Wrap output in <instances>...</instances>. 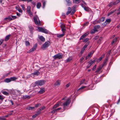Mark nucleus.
<instances>
[{"label":"nucleus","mask_w":120,"mask_h":120,"mask_svg":"<svg viewBox=\"0 0 120 120\" xmlns=\"http://www.w3.org/2000/svg\"><path fill=\"white\" fill-rule=\"evenodd\" d=\"M76 5H74L73 6L72 8L73 11H76L75 9L76 8Z\"/></svg>","instance_id":"c9c22d12"},{"label":"nucleus","mask_w":120,"mask_h":120,"mask_svg":"<svg viewBox=\"0 0 120 120\" xmlns=\"http://www.w3.org/2000/svg\"><path fill=\"white\" fill-rule=\"evenodd\" d=\"M1 92L3 94L7 96L9 94V93L6 91H2Z\"/></svg>","instance_id":"c85d7f7f"},{"label":"nucleus","mask_w":120,"mask_h":120,"mask_svg":"<svg viewBox=\"0 0 120 120\" xmlns=\"http://www.w3.org/2000/svg\"><path fill=\"white\" fill-rule=\"evenodd\" d=\"M84 10L86 11H89V8L88 7L85 6L84 8Z\"/></svg>","instance_id":"58836bf2"},{"label":"nucleus","mask_w":120,"mask_h":120,"mask_svg":"<svg viewBox=\"0 0 120 120\" xmlns=\"http://www.w3.org/2000/svg\"><path fill=\"white\" fill-rule=\"evenodd\" d=\"M56 112V111L54 108V109L52 110V111L51 112V113H54Z\"/></svg>","instance_id":"5fc2aeb1"},{"label":"nucleus","mask_w":120,"mask_h":120,"mask_svg":"<svg viewBox=\"0 0 120 120\" xmlns=\"http://www.w3.org/2000/svg\"><path fill=\"white\" fill-rule=\"evenodd\" d=\"M30 96L29 95H25L23 96V98L24 99H26L27 98L29 99L30 98Z\"/></svg>","instance_id":"393cba45"},{"label":"nucleus","mask_w":120,"mask_h":120,"mask_svg":"<svg viewBox=\"0 0 120 120\" xmlns=\"http://www.w3.org/2000/svg\"><path fill=\"white\" fill-rule=\"evenodd\" d=\"M36 50V49L33 47L32 49H30V50L28 51L27 52L29 53L32 52L35 50Z\"/></svg>","instance_id":"bb28decb"},{"label":"nucleus","mask_w":120,"mask_h":120,"mask_svg":"<svg viewBox=\"0 0 120 120\" xmlns=\"http://www.w3.org/2000/svg\"><path fill=\"white\" fill-rule=\"evenodd\" d=\"M45 108V106H43L42 107H41L39 109H40L41 111V110L44 109Z\"/></svg>","instance_id":"8fccbe9b"},{"label":"nucleus","mask_w":120,"mask_h":120,"mask_svg":"<svg viewBox=\"0 0 120 120\" xmlns=\"http://www.w3.org/2000/svg\"><path fill=\"white\" fill-rule=\"evenodd\" d=\"M86 87V86H82L81 88H80L78 90H81L82 89H83Z\"/></svg>","instance_id":"603ef678"},{"label":"nucleus","mask_w":120,"mask_h":120,"mask_svg":"<svg viewBox=\"0 0 120 120\" xmlns=\"http://www.w3.org/2000/svg\"><path fill=\"white\" fill-rule=\"evenodd\" d=\"M89 40V38H86L84 40L83 42H87Z\"/></svg>","instance_id":"09e8293b"},{"label":"nucleus","mask_w":120,"mask_h":120,"mask_svg":"<svg viewBox=\"0 0 120 120\" xmlns=\"http://www.w3.org/2000/svg\"><path fill=\"white\" fill-rule=\"evenodd\" d=\"M89 22H86L85 23L83 24L84 26H87L89 24Z\"/></svg>","instance_id":"052dcab7"},{"label":"nucleus","mask_w":120,"mask_h":120,"mask_svg":"<svg viewBox=\"0 0 120 120\" xmlns=\"http://www.w3.org/2000/svg\"><path fill=\"white\" fill-rule=\"evenodd\" d=\"M4 98L2 95H0V100H3Z\"/></svg>","instance_id":"4d7b16f0"},{"label":"nucleus","mask_w":120,"mask_h":120,"mask_svg":"<svg viewBox=\"0 0 120 120\" xmlns=\"http://www.w3.org/2000/svg\"><path fill=\"white\" fill-rule=\"evenodd\" d=\"M38 31L41 32L45 34H47L48 33V30L45 29H44L41 27H38Z\"/></svg>","instance_id":"423d86ee"},{"label":"nucleus","mask_w":120,"mask_h":120,"mask_svg":"<svg viewBox=\"0 0 120 120\" xmlns=\"http://www.w3.org/2000/svg\"><path fill=\"white\" fill-rule=\"evenodd\" d=\"M103 67L102 66V65H100L98 67V68H97V70L96 71H95V72H97L98 71H99Z\"/></svg>","instance_id":"4468645a"},{"label":"nucleus","mask_w":120,"mask_h":120,"mask_svg":"<svg viewBox=\"0 0 120 120\" xmlns=\"http://www.w3.org/2000/svg\"><path fill=\"white\" fill-rule=\"evenodd\" d=\"M87 35V34L86 33H85L84 34H83L82 36L80 37L79 39V40H80L83 39V38H85Z\"/></svg>","instance_id":"a211bd4d"},{"label":"nucleus","mask_w":120,"mask_h":120,"mask_svg":"<svg viewBox=\"0 0 120 120\" xmlns=\"http://www.w3.org/2000/svg\"><path fill=\"white\" fill-rule=\"evenodd\" d=\"M41 105V104H40L38 103L35 105V108H37L39 107Z\"/></svg>","instance_id":"e433bc0d"},{"label":"nucleus","mask_w":120,"mask_h":120,"mask_svg":"<svg viewBox=\"0 0 120 120\" xmlns=\"http://www.w3.org/2000/svg\"><path fill=\"white\" fill-rule=\"evenodd\" d=\"M117 15L120 14V7L117 10Z\"/></svg>","instance_id":"ea45409f"},{"label":"nucleus","mask_w":120,"mask_h":120,"mask_svg":"<svg viewBox=\"0 0 120 120\" xmlns=\"http://www.w3.org/2000/svg\"><path fill=\"white\" fill-rule=\"evenodd\" d=\"M4 20H6L7 21H9L13 20V19L10 17H8L5 18L4 19Z\"/></svg>","instance_id":"f3484780"},{"label":"nucleus","mask_w":120,"mask_h":120,"mask_svg":"<svg viewBox=\"0 0 120 120\" xmlns=\"http://www.w3.org/2000/svg\"><path fill=\"white\" fill-rule=\"evenodd\" d=\"M45 92V89L44 88H41L40 90L39 91L38 93L40 94H42L44 93Z\"/></svg>","instance_id":"dca6fc26"},{"label":"nucleus","mask_w":120,"mask_h":120,"mask_svg":"<svg viewBox=\"0 0 120 120\" xmlns=\"http://www.w3.org/2000/svg\"><path fill=\"white\" fill-rule=\"evenodd\" d=\"M100 23V22L99 20H96L93 22V23L94 24H96Z\"/></svg>","instance_id":"cd10ccee"},{"label":"nucleus","mask_w":120,"mask_h":120,"mask_svg":"<svg viewBox=\"0 0 120 120\" xmlns=\"http://www.w3.org/2000/svg\"><path fill=\"white\" fill-rule=\"evenodd\" d=\"M100 27V26L99 25H98L95 26H94V28L96 29H99Z\"/></svg>","instance_id":"79ce46f5"},{"label":"nucleus","mask_w":120,"mask_h":120,"mask_svg":"<svg viewBox=\"0 0 120 120\" xmlns=\"http://www.w3.org/2000/svg\"><path fill=\"white\" fill-rule=\"evenodd\" d=\"M89 64L91 66L93 64V62H92L91 61L90 62H89Z\"/></svg>","instance_id":"0e129e2a"},{"label":"nucleus","mask_w":120,"mask_h":120,"mask_svg":"<svg viewBox=\"0 0 120 120\" xmlns=\"http://www.w3.org/2000/svg\"><path fill=\"white\" fill-rule=\"evenodd\" d=\"M118 4L116 0L115 2H110L108 5L109 7H111L113 5H116Z\"/></svg>","instance_id":"6e6552de"},{"label":"nucleus","mask_w":120,"mask_h":120,"mask_svg":"<svg viewBox=\"0 0 120 120\" xmlns=\"http://www.w3.org/2000/svg\"><path fill=\"white\" fill-rule=\"evenodd\" d=\"M17 79V78L16 77H11L10 78H7L5 79L4 81L7 83H8L11 81H13Z\"/></svg>","instance_id":"7ed1b4c3"},{"label":"nucleus","mask_w":120,"mask_h":120,"mask_svg":"<svg viewBox=\"0 0 120 120\" xmlns=\"http://www.w3.org/2000/svg\"><path fill=\"white\" fill-rule=\"evenodd\" d=\"M72 60V58L71 57H69L68 59L66 60V62H70Z\"/></svg>","instance_id":"7c9ffc66"},{"label":"nucleus","mask_w":120,"mask_h":120,"mask_svg":"<svg viewBox=\"0 0 120 120\" xmlns=\"http://www.w3.org/2000/svg\"><path fill=\"white\" fill-rule=\"evenodd\" d=\"M11 17L13 19H15L17 18V17L15 16L11 15Z\"/></svg>","instance_id":"6e6d98bb"},{"label":"nucleus","mask_w":120,"mask_h":120,"mask_svg":"<svg viewBox=\"0 0 120 120\" xmlns=\"http://www.w3.org/2000/svg\"><path fill=\"white\" fill-rule=\"evenodd\" d=\"M118 38V37H116L114 39L112 42L111 44H112L115 42H116Z\"/></svg>","instance_id":"72a5a7b5"},{"label":"nucleus","mask_w":120,"mask_h":120,"mask_svg":"<svg viewBox=\"0 0 120 120\" xmlns=\"http://www.w3.org/2000/svg\"><path fill=\"white\" fill-rule=\"evenodd\" d=\"M63 55L60 53L57 54L53 56L52 57L54 59H60L62 58Z\"/></svg>","instance_id":"0eeeda50"},{"label":"nucleus","mask_w":120,"mask_h":120,"mask_svg":"<svg viewBox=\"0 0 120 120\" xmlns=\"http://www.w3.org/2000/svg\"><path fill=\"white\" fill-rule=\"evenodd\" d=\"M98 31V30L97 29H96L94 28L93 29L91 30L90 33L91 34H93L95 32H97Z\"/></svg>","instance_id":"ddd939ff"},{"label":"nucleus","mask_w":120,"mask_h":120,"mask_svg":"<svg viewBox=\"0 0 120 120\" xmlns=\"http://www.w3.org/2000/svg\"><path fill=\"white\" fill-rule=\"evenodd\" d=\"M35 108L33 107L29 106L27 107L26 109L28 110L32 109H34Z\"/></svg>","instance_id":"f704fd0d"},{"label":"nucleus","mask_w":120,"mask_h":120,"mask_svg":"<svg viewBox=\"0 0 120 120\" xmlns=\"http://www.w3.org/2000/svg\"><path fill=\"white\" fill-rule=\"evenodd\" d=\"M0 120H6V119L3 116L0 117Z\"/></svg>","instance_id":"a18cd8bd"},{"label":"nucleus","mask_w":120,"mask_h":120,"mask_svg":"<svg viewBox=\"0 0 120 120\" xmlns=\"http://www.w3.org/2000/svg\"><path fill=\"white\" fill-rule=\"evenodd\" d=\"M45 83V81L44 80H40L36 81L35 83L38 86H41Z\"/></svg>","instance_id":"39448f33"},{"label":"nucleus","mask_w":120,"mask_h":120,"mask_svg":"<svg viewBox=\"0 0 120 120\" xmlns=\"http://www.w3.org/2000/svg\"><path fill=\"white\" fill-rule=\"evenodd\" d=\"M41 6V4L40 2H38L37 3L36 6L37 8L38 9H39Z\"/></svg>","instance_id":"a878e982"},{"label":"nucleus","mask_w":120,"mask_h":120,"mask_svg":"<svg viewBox=\"0 0 120 120\" xmlns=\"http://www.w3.org/2000/svg\"><path fill=\"white\" fill-rule=\"evenodd\" d=\"M33 19L34 22L38 26H39L41 24L40 22L39 18L37 15L34 16Z\"/></svg>","instance_id":"f257e3e1"},{"label":"nucleus","mask_w":120,"mask_h":120,"mask_svg":"<svg viewBox=\"0 0 120 120\" xmlns=\"http://www.w3.org/2000/svg\"><path fill=\"white\" fill-rule=\"evenodd\" d=\"M30 6H28L27 8V11H30Z\"/></svg>","instance_id":"de8ad7c7"},{"label":"nucleus","mask_w":120,"mask_h":120,"mask_svg":"<svg viewBox=\"0 0 120 120\" xmlns=\"http://www.w3.org/2000/svg\"><path fill=\"white\" fill-rule=\"evenodd\" d=\"M65 1L66 3V5L67 6H70L72 4L71 1L70 0H65Z\"/></svg>","instance_id":"9b49d317"},{"label":"nucleus","mask_w":120,"mask_h":120,"mask_svg":"<svg viewBox=\"0 0 120 120\" xmlns=\"http://www.w3.org/2000/svg\"><path fill=\"white\" fill-rule=\"evenodd\" d=\"M84 59V58L83 57H82L81 58H80V62L81 63H82V61Z\"/></svg>","instance_id":"69168bd1"},{"label":"nucleus","mask_w":120,"mask_h":120,"mask_svg":"<svg viewBox=\"0 0 120 120\" xmlns=\"http://www.w3.org/2000/svg\"><path fill=\"white\" fill-rule=\"evenodd\" d=\"M25 43L26 46L29 45L30 44L29 42L28 41H25Z\"/></svg>","instance_id":"a19ab883"},{"label":"nucleus","mask_w":120,"mask_h":120,"mask_svg":"<svg viewBox=\"0 0 120 120\" xmlns=\"http://www.w3.org/2000/svg\"><path fill=\"white\" fill-rule=\"evenodd\" d=\"M85 49L83 48L81 50V51L80 53L81 54H82L84 52Z\"/></svg>","instance_id":"338daca9"},{"label":"nucleus","mask_w":120,"mask_h":120,"mask_svg":"<svg viewBox=\"0 0 120 120\" xmlns=\"http://www.w3.org/2000/svg\"><path fill=\"white\" fill-rule=\"evenodd\" d=\"M71 102V101L70 99H68L64 102L62 104V105L64 106L63 109L64 110L65 109L66 107L69 105Z\"/></svg>","instance_id":"f03ea898"},{"label":"nucleus","mask_w":120,"mask_h":120,"mask_svg":"<svg viewBox=\"0 0 120 120\" xmlns=\"http://www.w3.org/2000/svg\"><path fill=\"white\" fill-rule=\"evenodd\" d=\"M28 27L30 31L31 32L33 30V27L32 26H28Z\"/></svg>","instance_id":"2f4dec72"},{"label":"nucleus","mask_w":120,"mask_h":120,"mask_svg":"<svg viewBox=\"0 0 120 120\" xmlns=\"http://www.w3.org/2000/svg\"><path fill=\"white\" fill-rule=\"evenodd\" d=\"M60 81L59 80H57L55 82L54 84V87H56L58 86H59L60 84Z\"/></svg>","instance_id":"9d476101"},{"label":"nucleus","mask_w":120,"mask_h":120,"mask_svg":"<svg viewBox=\"0 0 120 120\" xmlns=\"http://www.w3.org/2000/svg\"><path fill=\"white\" fill-rule=\"evenodd\" d=\"M34 75L38 76L40 74V72L38 70H36L33 73Z\"/></svg>","instance_id":"412c9836"},{"label":"nucleus","mask_w":120,"mask_h":120,"mask_svg":"<svg viewBox=\"0 0 120 120\" xmlns=\"http://www.w3.org/2000/svg\"><path fill=\"white\" fill-rule=\"evenodd\" d=\"M61 101H59L57 102L55 104L54 106H53L52 107V108L53 109H54V108H56L59 106V105H60L61 106L62 105H61Z\"/></svg>","instance_id":"1a4fd4ad"},{"label":"nucleus","mask_w":120,"mask_h":120,"mask_svg":"<svg viewBox=\"0 0 120 120\" xmlns=\"http://www.w3.org/2000/svg\"><path fill=\"white\" fill-rule=\"evenodd\" d=\"M105 19V17H102L99 20L100 21V22H103L104 21Z\"/></svg>","instance_id":"c756f323"},{"label":"nucleus","mask_w":120,"mask_h":120,"mask_svg":"<svg viewBox=\"0 0 120 120\" xmlns=\"http://www.w3.org/2000/svg\"><path fill=\"white\" fill-rule=\"evenodd\" d=\"M64 35V33L63 32L62 34H57L56 36L58 38H61L63 37Z\"/></svg>","instance_id":"6ab92c4d"},{"label":"nucleus","mask_w":120,"mask_h":120,"mask_svg":"<svg viewBox=\"0 0 120 120\" xmlns=\"http://www.w3.org/2000/svg\"><path fill=\"white\" fill-rule=\"evenodd\" d=\"M41 111L39 109L36 112V114L38 115L41 113Z\"/></svg>","instance_id":"37998d69"},{"label":"nucleus","mask_w":120,"mask_h":120,"mask_svg":"<svg viewBox=\"0 0 120 120\" xmlns=\"http://www.w3.org/2000/svg\"><path fill=\"white\" fill-rule=\"evenodd\" d=\"M90 43V41H88L87 42L86 44L84 45L83 48H82L83 49H84L85 50V49L86 48L87 46L89 45Z\"/></svg>","instance_id":"b1692460"},{"label":"nucleus","mask_w":120,"mask_h":120,"mask_svg":"<svg viewBox=\"0 0 120 120\" xmlns=\"http://www.w3.org/2000/svg\"><path fill=\"white\" fill-rule=\"evenodd\" d=\"M50 44V42L49 41H47L42 45L41 48L43 49L44 50L46 48L49 46Z\"/></svg>","instance_id":"20e7f679"},{"label":"nucleus","mask_w":120,"mask_h":120,"mask_svg":"<svg viewBox=\"0 0 120 120\" xmlns=\"http://www.w3.org/2000/svg\"><path fill=\"white\" fill-rule=\"evenodd\" d=\"M111 21V20L110 19H108L106 20L105 22H110Z\"/></svg>","instance_id":"13d9d810"},{"label":"nucleus","mask_w":120,"mask_h":120,"mask_svg":"<svg viewBox=\"0 0 120 120\" xmlns=\"http://www.w3.org/2000/svg\"><path fill=\"white\" fill-rule=\"evenodd\" d=\"M31 3L33 4V5L34 6H35L36 4V3L35 2H31Z\"/></svg>","instance_id":"774afa93"},{"label":"nucleus","mask_w":120,"mask_h":120,"mask_svg":"<svg viewBox=\"0 0 120 120\" xmlns=\"http://www.w3.org/2000/svg\"><path fill=\"white\" fill-rule=\"evenodd\" d=\"M60 27L62 32L64 33L66 30V27L65 26L62 25Z\"/></svg>","instance_id":"f8f14e48"},{"label":"nucleus","mask_w":120,"mask_h":120,"mask_svg":"<svg viewBox=\"0 0 120 120\" xmlns=\"http://www.w3.org/2000/svg\"><path fill=\"white\" fill-rule=\"evenodd\" d=\"M28 14L30 16L32 17L33 16L32 13V12H31V11H28L27 12Z\"/></svg>","instance_id":"4c0bfd02"},{"label":"nucleus","mask_w":120,"mask_h":120,"mask_svg":"<svg viewBox=\"0 0 120 120\" xmlns=\"http://www.w3.org/2000/svg\"><path fill=\"white\" fill-rule=\"evenodd\" d=\"M80 2V0H73V3L78 4Z\"/></svg>","instance_id":"5701e85b"},{"label":"nucleus","mask_w":120,"mask_h":120,"mask_svg":"<svg viewBox=\"0 0 120 120\" xmlns=\"http://www.w3.org/2000/svg\"><path fill=\"white\" fill-rule=\"evenodd\" d=\"M85 79H82L81 81L80 82V85H81L82 84H83L84 83V82L85 81Z\"/></svg>","instance_id":"c03bdc74"},{"label":"nucleus","mask_w":120,"mask_h":120,"mask_svg":"<svg viewBox=\"0 0 120 120\" xmlns=\"http://www.w3.org/2000/svg\"><path fill=\"white\" fill-rule=\"evenodd\" d=\"M11 35L10 34L7 35L6 36L5 38V41H7L9 39V38H10V37L11 36Z\"/></svg>","instance_id":"4be33fe9"},{"label":"nucleus","mask_w":120,"mask_h":120,"mask_svg":"<svg viewBox=\"0 0 120 120\" xmlns=\"http://www.w3.org/2000/svg\"><path fill=\"white\" fill-rule=\"evenodd\" d=\"M38 115L36 113L32 116V117L33 118H35Z\"/></svg>","instance_id":"680f3d73"},{"label":"nucleus","mask_w":120,"mask_h":120,"mask_svg":"<svg viewBox=\"0 0 120 120\" xmlns=\"http://www.w3.org/2000/svg\"><path fill=\"white\" fill-rule=\"evenodd\" d=\"M37 44H36L34 45L33 47V48L36 49L37 48Z\"/></svg>","instance_id":"3c124183"},{"label":"nucleus","mask_w":120,"mask_h":120,"mask_svg":"<svg viewBox=\"0 0 120 120\" xmlns=\"http://www.w3.org/2000/svg\"><path fill=\"white\" fill-rule=\"evenodd\" d=\"M108 60V59L107 58H105V60H104L103 62V64H102V66L104 67V66H106L107 64V62Z\"/></svg>","instance_id":"2eb2a0df"},{"label":"nucleus","mask_w":120,"mask_h":120,"mask_svg":"<svg viewBox=\"0 0 120 120\" xmlns=\"http://www.w3.org/2000/svg\"><path fill=\"white\" fill-rule=\"evenodd\" d=\"M70 85V82L68 84L66 85V86L67 87H68Z\"/></svg>","instance_id":"e2e57ef3"},{"label":"nucleus","mask_w":120,"mask_h":120,"mask_svg":"<svg viewBox=\"0 0 120 120\" xmlns=\"http://www.w3.org/2000/svg\"><path fill=\"white\" fill-rule=\"evenodd\" d=\"M116 11V10H115L114 11H112L109 12L108 14V15H109L110 14L114 13V12Z\"/></svg>","instance_id":"49530a36"},{"label":"nucleus","mask_w":120,"mask_h":120,"mask_svg":"<svg viewBox=\"0 0 120 120\" xmlns=\"http://www.w3.org/2000/svg\"><path fill=\"white\" fill-rule=\"evenodd\" d=\"M94 51H93L92 52H89L88 54V56H89V57H90L91 55H93V54L94 53Z\"/></svg>","instance_id":"473e14b6"},{"label":"nucleus","mask_w":120,"mask_h":120,"mask_svg":"<svg viewBox=\"0 0 120 120\" xmlns=\"http://www.w3.org/2000/svg\"><path fill=\"white\" fill-rule=\"evenodd\" d=\"M46 4V2L44 1L43 3V8H44Z\"/></svg>","instance_id":"bf43d9fd"},{"label":"nucleus","mask_w":120,"mask_h":120,"mask_svg":"<svg viewBox=\"0 0 120 120\" xmlns=\"http://www.w3.org/2000/svg\"><path fill=\"white\" fill-rule=\"evenodd\" d=\"M39 39L41 41L44 42L45 41V39L42 36H40L39 37Z\"/></svg>","instance_id":"aec40b11"},{"label":"nucleus","mask_w":120,"mask_h":120,"mask_svg":"<svg viewBox=\"0 0 120 120\" xmlns=\"http://www.w3.org/2000/svg\"><path fill=\"white\" fill-rule=\"evenodd\" d=\"M95 59L96 60V62L97 63H98L100 62V61L97 58Z\"/></svg>","instance_id":"864d4df0"}]
</instances>
